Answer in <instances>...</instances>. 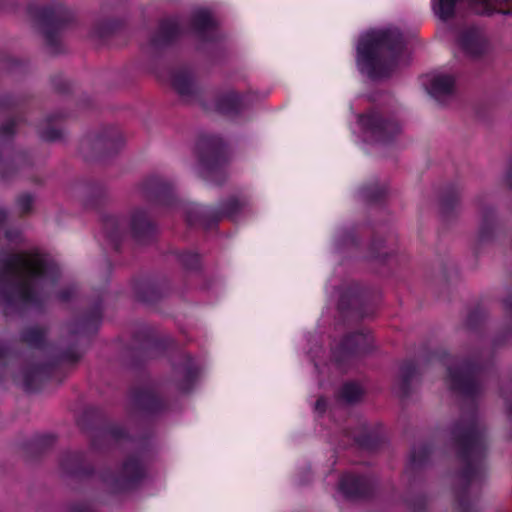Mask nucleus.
<instances>
[{"mask_svg": "<svg viewBox=\"0 0 512 512\" xmlns=\"http://www.w3.org/2000/svg\"><path fill=\"white\" fill-rule=\"evenodd\" d=\"M55 266L37 250L20 252L0 259V302H38L54 281Z\"/></svg>", "mask_w": 512, "mask_h": 512, "instance_id": "f257e3e1", "label": "nucleus"}, {"mask_svg": "<svg viewBox=\"0 0 512 512\" xmlns=\"http://www.w3.org/2000/svg\"><path fill=\"white\" fill-rule=\"evenodd\" d=\"M403 48L402 35L396 28L371 31L363 35L357 51L359 61L371 77L387 76L398 63Z\"/></svg>", "mask_w": 512, "mask_h": 512, "instance_id": "f03ea898", "label": "nucleus"}, {"mask_svg": "<svg viewBox=\"0 0 512 512\" xmlns=\"http://www.w3.org/2000/svg\"><path fill=\"white\" fill-rule=\"evenodd\" d=\"M459 454L466 464L465 477L471 479L474 473L482 470L485 450L484 430L476 422L462 423L453 431Z\"/></svg>", "mask_w": 512, "mask_h": 512, "instance_id": "7ed1b4c3", "label": "nucleus"}, {"mask_svg": "<svg viewBox=\"0 0 512 512\" xmlns=\"http://www.w3.org/2000/svg\"><path fill=\"white\" fill-rule=\"evenodd\" d=\"M446 382L453 390L472 394L475 392L477 384L475 370L467 363L453 362L448 367Z\"/></svg>", "mask_w": 512, "mask_h": 512, "instance_id": "20e7f679", "label": "nucleus"}, {"mask_svg": "<svg viewBox=\"0 0 512 512\" xmlns=\"http://www.w3.org/2000/svg\"><path fill=\"white\" fill-rule=\"evenodd\" d=\"M458 45L469 57H478L489 50L488 39L482 29L467 27L458 36Z\"/></svg>", "mask_w": 512, "mask_h": 512, "instance_id": "39448f33", "label": "nucleus"}, {"mask_svg": "<svg viewBox=\"0 0 512 512\" xmlns=\"http://www.w3.org/2000/svg\"><path fill=\"white\" fill-rule=\"evenodd\" d=\"M361 123L369 129L379 141L386 142L391 136L398 134L401 127L396 121L383 120L379 115L372 114L361 118Z\"/></svg>", "mask_w": 512, "mask_h": 512, "instance_id": "423d86ee", "label": "nucleus"}, {"mask_svg": "<svg viewBox=\"0 0 512 512\" xmlns=\"http://www.w3.org/2000/svg\"><path fill=\"white\" fill-rule=\"evenodd\" d=\"M454 90V78L450 75L439 74L433 77L430 84V94L441 101L444 97L449 96Z\"/></svg>", "mask_w": 512, "mask_h": 512, "instance_id": "0eeeda50", "label": "nucleus"}, {"mask_svg": "<svg viewBox=\"0 0 512 512\" xmlns=\"http://www.w3.org/2000/svg\"><path fill=\"white\" fill-rule=\"evenodd\" d=\"M340 489L347 496H360L364 493L365 480L354 475H345L340 481Z\"/></svg>", "mask_w": 512, "mask_h": 512, "instance_id": "6e6552de", "label": "nucleus"}, {"mask_svg": "<svg viewBox=\"0 0 512 512\" xmlns=\"http://www.w3.org/2000/svg\"><path fill=\"white\" fill-rule=\"evenodd\" d=\"M172 85L182 95L192 93L194 81L192 76L187 72H177L172 77Z\"/></svg>", "mask_w": 512, "mask_h": 512, "instance_id": "1a4fd4ad", "label": "nucleus"}, {"mask_svg": "<svg viewBox=\"0 0 512 512\" xmlns=\"http://www.w3.org/2000/svg\"><path fill=\"white\" fill-rule=\"evenodd\" d=\"M240 103V96L236 92L230 91L219 99L217 106L221 112L232 113L238 110Z\"/></svg>", "mask_w": 512, "mask_h": 512, "instance_id": "9d476101", "label": "nucleus"}, {"mask_svg": "<svg viewBox=\"0 0 512 512\" xmlns=\"http://www.w3.org/2000/svg\"><path fill=\"white\" fill-rule=\"evenodd\" d=\"M130 225L135 236H139L149 226L146 213L142 210L134 211L131 215Z\"/></svg>", "mask_w": 512, "mask_h": 512, "instance_id": "9b49d317", "label": "nucleus"}, {"mask_svg": "<svg viewBox=\"0 0 512 512\" xmlns=\"http://www.w3.org/2000/svg\"><path fill=\"white\" fill-rule=\"evenodd\" d=\"M246 204L247 201L244 199L241 200L239 198L231 197L223 204L222 214L228 217H232L242 208H244Z\"/></svg>", "mask_w": 512, "mask_h": 512, "instance_id": "f8f14e48", "label": "nucleus"}, {"mask_svg": "<svg viewBox=\"0 0 512 512\" xmlns=\"http://www.w3.org/2000/svg\"><path fill=\"white\" fill-rule=\"evenodd\" d=\"M214 20L211 15L206 11H200L194 15L193 25L199 30L203 31L214 26Z\"/></svg>", "mask_w": 512, "mask_h": 512, "instance_id": "ddd939ff", "label": "nucleus"}, {"mask_svg": "<svg viewBox=\"0 0 512 512\" xmlns=\"http://www.w3.org/2000/svg\"><path fill=\"white\" fill-rule=\"evenodd\" d=\"M43 337L44 331L38 327H30L23 332V340L30 345H39Z\"/></svg>", "mask_w": 512, "mask_h": 512, "instance_id": "4468645a", "label": "nucleus"}, {"mask_svg": "<svg viewBox=\"0 0 512 512\" xmlns=\"http://www.w3.org/2000/svg\"><path fill=\"white\" fill-rule=\"evenodd\" d=\"M362 394L361 388L354 383L345 384L341 391V396L347 402L357 401Z\"/></svg>", "mask_w": 512, "mask_h": 512, "instance_id": "2eb2a0df", "label": "nucleus"}, {"mask_svg": "<svg viewBox=\"0 0 512 512\" xmlns=\"http://www.w3.org/2000/svg\"><path fill=\"white\" fill-rule=\"evenodd\" d=\"M138 465L136 462H127L124 465L123 478L127 481L133 480L137 476Z\"/></svg>", "mask_w": 512, "mask_h": 512, "instance_id": "dca6fc26", "label": "nucleus"}, {"mask_svg": "<svg viewBox=\"0 0 512 512\" xmlns=\"http://www.w3.org/2000/svg\"><path fill=\"white\" fill-rule=\"evenodd\" d=\"M33 204V199L30 195H22L17 200V207L21 213L30 211Z\"/></svg>", "mask_w": 512, "mask_h": 512, "instance_id": "f3484780", "label": "nucleus"}, {"mask_svg": "<svg viewBox=\"0 0 512 512\" xmlns=\"http://www.w3.org/2000/svg\"><path fill=\"white\" fill-rule=\"evenodd\" d=\"M42 137L48 141H55L60 138V132L54 129L47 130L43 133Z\"/></svg>", "mask_w": 512, "mask_h": 512, "instance_id": "a211bd4d", "label": "nucleus"}, {"mask_svg": "<svg viewBox=\"0 0 512 512\" xmlns=\"http://www.w3.org/2000/svg\"><path fill=\"white\" fill-rule=\"evenodd\" d=\"M14 122H8L1 127L0 134L2 137H8L13 132Z\"/></svg>", "mask_w": 512, "mask_h": 512, "instance_id": "6ab92c4d", "label": "nucleus"}, {"mask_svg": "<svg viewBox=\"0 0 512 512\" xmlns=\"http://www.w3.org/2000/svg\"><path fill=\"white\" fill-rule=\"evenodd\" d=\"M409 369H407V371L403 368L402 370V380H401V383H400V390H401V393L402 394H405L406 393V390H405V384H406V381H407V378L409 377Z\"/></svg>", "mask_w": 512, "mask_h": 512, "instance_id": "aec40b11", "label": "nucleus"}, {"mask_svg": "<svg viewBox=\"0 0 512 512\" xmlns=\"http://www.w3.org/2000/svg\"><path fill=\"white\" fill-rule=\"evenodd\" d=\"M507 181L511 184L512 181V161L509 163L508 169H507Z\"/></svg>", "mask_w": 512, "mask_h": 512, "instance_id": "412c9836", "label": "nucleus"}, {"mask_svg": "<svg viewBox=\"0 0 512 512\" xmlns=\"http://www.w3.org/2000/svg\"><path fill=\"white\" fill-rule=\"evenodd\" d=\"M352 338H355V345L359 346L362 341H364V336L362 334H357L353 336Z\"/></svg>", "mask_w": 512, "mask_h": 512, "instance_id": "4be33fe9", "label": "nucleus"}, {"mask_svg": "<svg viewBox=\"0 0 512 512\" xmlns=\"http://www.w3.org/2000/svg\"><path fill=\"white\" fill-rule=\"evenodd\" d=\"M104 145L107 149H112L113 148V140H110V139L107 140Z\"/></svg>", "mask_w": 512, "mask_h": 512, "instance_id": "5701e85b", "label": "nucleus"}, {"mask_svg": "<svg viewBox=\"0 0 512 512\" xmlns=\"http://www.w3.org/2000/svg\"><path fill=\"white\" fill-rule=\"evenodd\" d=\"M6 214L4 210L0 209V224L5 220Z\"/></svg>", "mask_w": 512, "mask_h": 512, "instance_id": "b1692460", "label": "nucleus"}, {"mask_svg": "<svg viewBox=\"0 0 512 512\" xmlns=\"http://www.w3.org/2000/svg\"><path fill=\"white\" fill-rule=\"evenodd\" d=\"M323 407H324L323 400H318L317 403H316V408L317 409H322Z\"/></svg>", "mask_w": 512, "mask_h": 512, "instance_id": "393cba45", "label": "nucleus"}, {"mask_svg": "<svg viewBox=\"0 0 512 512\" xmlns=\"http://www.w3.org/2000/svg\"><path fill=\"white\" fill-rule=\"evenodd\" d=\"M447 206H448V204H447L445 201H443V203H442V209H443V210H446V209H447Z\"/></svg>", "mask_w": 512, "mask_h": 512, "instance_id": "a878e982", "label": "nucleus"}, {"mask_svg": "<svg viewBox=\"0 0 512 512\" xmlns=\"http://www.w3.org/2000/svg\"><path fill=\"white\" fill-rule=\"evenodd\" d=\"M203 165L207 166V168H208V169H213V166H212V165H211V166H209V165H208V164H206V163H203Z\"/></svg>", "mask_w": 512, "mask_h": 512, "instance_id": "bb28decb", "label": "nucleus"}, {"mask_svg": "<svg viewBox=\"0 0 512 512\" xmlns=\"http://www.w3.org/2000/svg\"><path fill=\"white\" fill-rule=\"evenodd\" d=\"M346 346H347L348 348H351L350 343H346Z\"/></svg>", "mask_w": 512, "mask_h": 512, "instance_id": "cd10ccee", "label": "nucleus"}, {"mask_svg": "<svg viewBox=\"0 0 512 512\" xmlns=\"http://www.w3.org/2000/svg\"><path fill=\"white\" fill-rule=\"evenodd\" d=\"M510 412L512 413V407L510 408Z\"/></svg>", "mask_w": 512, "mask_h": 512, "instance_id": "c85d7f7f", "label": "nucleus"}]
</instances>
